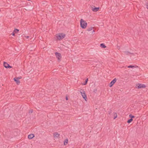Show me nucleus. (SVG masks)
<instances>
[{
	"instance_id": "obj_18",
	"label": "nucleus",
	"mask_w": 148,
	"mask_h": 148,
	"mask_svg": "<svg viewBox=\"0 0 148 148\" xmlns=\"http://www.w3.org/2000/svg\"><path fill=\"white\" fill-rule=\"evenodd\" d=\"M133 120L132 119L130 118L127 121V123H130L133 121Z\"/></svg>"
},
{
	"instance_id": "obj_3",
	"label": "nucleus",
	"mask_w": 148,
	"mask_h": 148,
	"mask_svg": "<svg viewBox=\"0 0 148 148\" xmlns=\"http://www.w3.org/2000/svg\"><path fill=\"white\" fill-rule=\"evenodd\" d=\"M146 87L145 84L139 83L136 84L135 86L136 88L138 89L145 88Z\"/></svg>"
},
{
	"instance_id": "obj_13",
	"label": "nucleus",
	"mask_w": 148,
	"mask_h": 148,
	"mask_svg": "<svg viewBox=\"0 0 148 148\" xmlns=\"http://www.w3.org/2000/svg\"><path fill=\"white\" fill-rule=\"evenodd\" d=\"M100 47L102 48H105L106 47L104 43L101 44H100Z\"/></svg>"
},
{
	"instance_id": "obj_19",
	"label": "nucleus",
	"mask_w": 148,
	"mask_h": 148,
	"mask_svg": "<svg viewBox=\"0 0 148 148\" xmlns=\"http://www.w3.org/2000/svg\"><path fill=\"white\" fill-rule=\"evenodd\" d=\"M108 112L109 114H111V113H112V110L111 109H110L108 111Z\"/></svg>"
},
{
	"instance_id": "obj_9",
	"label": "nucleus",
	"mask_w": 148,
	"mask_h": 148,
	"mask_svg": "<svg viewBox=\"0 0 148 148\" xmlns=\"http://www.w3.org/2000/svg\"><path fill=\"white\" fill-rule=\"evenodd\" d=\"M53 135L54 137L55 138H60V134H59L57 132L54 133Z\"/></svg>"
},
{
	"instance_id": "obj_16",
	"label": "nucleus",
	"mask_w": 148,
	"mask_h": 148,
	"mask_svg": "<svg viewBox=\"0 0 148 148\" xmlns=\"http://www.w3.org/2000/svg\"><path fill=\"white\" fill-rule=\"evenodd\" d=\"M68 140L67 139H65L64 141V145H66L68 143Z\"/></svg>"
},
{
	"instance_id": "obj_23",
	"label": "nucleus",
	"mask_w": 148,
	"mask_h": 148,
	"mask_svg": "<svg viewBox=\"0 0 148 148\" xmlns=\"http://www.w3.org/2000/svg\"><path fill=\"white\" fill-rule=\"evenodd\" d=\"M33 112V110L32 109L30 110L29 112V113H32Z\"/></svg>"
},
{
	"instance_id": "obj_15",
	"label": "nucleus",
	"mask_w": 148,
	"mask_h": 148,
	"mask_svg": "<svg viewBox=\"0 0 148 148\" xmlns=\"http://www.w3.org/2000/svg\"><path fill=\"white\" fill-rule=\"evenodd\" d=\"M94 27H88L87 29V30L88 31H90L92 30L93 29Z\"/></svg>"
},
{
	"instance_id": "obj_31",
	"label": "nucleus",
	"mask_w": 148,
	"mask_h": 148,
	"mask_svg": "<svg viewBox=\"0 0 148 148\" xmlns=\"http://www.w3.org/2000/svg\"><path fill=\"white\" fill-rule=\"evenodd\" d=\"M27 0L28 1H31V0Z\"/></svg>"
},
{
	"instance_id": "obj_25",
	"label": "nucleus",
	"mask_w": 148,
	"mask_h": 148,
	"mask_svg": "<svg viewBox=\"0 0 148 148\" xmlns=\"http://www.w3.org/2000/svg\"><path fill=\"white\" fill-rule=\"evenodd\" d=\"M15 33L14 32H13V33H12L11 34L13 36H15Z\"/></svg>"
},
{
	"instance_id": "obj_21",
	"label": "nucleus",
	"mask_w": 148,
	"mask_h": 148,
	"mask_svg": "<svg viewBox=\"0 0 148 148\" xmlns=\"http://www.w3.org/2000/svg\"><path fill=\"white\" fill-rule=\"evenodd\" d=\"M124 53H125V54L126 55H129L130 54H132L131 53L129 52L128 51H125L124 52Z\"/></svg>"
},
{
	"instance_id": "obj_10",
	"label": "nucleus",
	"mask_w": 148,
	"mask_h": 148,
	"mask_svg": "<svg viewBox=\"0 0 148 148\" xmlns=\"http://www.w3.org/2000/svg\"><path fill=\"white\" fill-rule=\"evenodd\" d=\"M14 81L16 82L17 84L19 85L20 84V82L19 80L16 77L14 78Z\"/></svg>"
},
{
	"instance_id": "obj_8",
	"label": "nucleus",
	"mask_w": 148,
	"mask_h": 148,
	"mask_svg": "<svg viewBox=\"0 0 148 148\" xmlns=\"http://www.w3.org/2000/svg\"><path fill=\"white\" fill-rule=\"evenodd\" d=\"M91 10L94 12H97L99 10V7H95L94 6H91Z\"/></svg>"
},
{
	"instance_id": "obj_17",
	"label": "nucleus",
	"mask_w": 148,
	"mask_h": 148,
	"mask_svg": "<svg viewBox=\"0 0 148 148\" xmlns=\"http://www.w3.org/2000/svg\"><path fill=\"white\" fill-rule=\"evenodd\" d=\"M19 31V30L17 29H15L14 30V32L15 33H18Z\"/></svg>"
},
{
	"instance_id": "obj_26",
	"label": "nucleus",
	"mask_w": 148,
	"mask_h": 148,
	"mask_svg": "<svg viewBox=\"0 0 148 148\" xmlns=\"http://www.w3.org/2000/svg\"><path fill=\"white\" fill-rule=\"evenodd\" d=\"M66 100H68L69 99L68 97L67 96H66Z\"/></svg>"
},
{
	"instance_id": "obj_4",
	"label": "nucleus",
	"mask_w": 148,
	"mask_h": 148,
	"mask_svg": "<svg viewBox=\"0 0 148 148\" xmlns=\"http://www.w3.org/2000/svg\"><path fill=\"white\" fill-rule=\"evenodd\" d=\"M56 57L58 59V62H60L61 60L62 56L60 53L56 52L55 53Z\"/></svg>"
},
{
	"instance_id": "obj_29",
	"label": "nucleus",
	"mask_w": 148,
	"mask_h": 148,
	"mask_svg": "<svg viewBox=\"0 0 148 148\" xmlns=\"http://www.w3.org/2000/svg\"><path fill=\"white\" fill-rule=\"evenodd\" d=\"M95 32V30H93L92 31V32Z\"/></svg>"
},
{
	"instance_id": "obj_24",
	"label": "nucleus",
	"mask_w": 148,
	"mask_h": 148,
	"mask_svg": "<svg viewBox=\"0 0 148 148\" xmlns=\"http://www.w3.org/2000/svg\"><path fill=\"white\" fill-rule=\"evenodd\" d=\"M97 89L96 88L94 89L93 90V92L96 93L97 91Z\"/></svg>"
},
{
	"instance_id": "obj_12",
	"label": "nucleus",
	"mask_w": 148,
	"mask_h": 148,
	"mask_svg": "<svg viewBox=\"0 0 148 148\" xmlns=\"http://www.w3.org/2000/svg\"><path fill=\"white\" fill-rule=\"evenodd\" d=\"M138 66L136 65H129L127 66L128 68H133L138 67Z\"/></svg>"
},
{
	"instance_id": "obj_14",
	"label": "nucleus",
	"mask_w": 148,
	"mask_h": 148,
	"mask_svg": "<svg viewBox=\"0 0 148 148\" xmlns=\"http://www.w3.org/2000/svg\"><path fill=\"white\" fill-rule=\"evenodd\" d=\"M88 78H87L85 80V81L82 84V85H86L87 84V83L88 82Z\"/></svg>"
},
{
	"instance_id": "obj_7",
	"label": "nucleus",
	"mask_w": 148,
	"mask_h": 148,
	"mask_svg": "<svg viewBox=\"0 0 148 148\" xmlns=\"http://www.w3.org/2000/svg\"><path fill=\"white\" fill-rule=\"evenodd\" d=\"M116 80L117 79L116 78H114L109 84V86L110 87H112L116 82Z\"/></svg>"
},
{
	"instance_id": "obj_22",
	"label": "nucleus",
	"mask_w": 148,
	"mask_h": 148,
	"mask_svg": "<svg viewBox=\"0 0 148 148\" xmlns=\"http://www.w3.org/2000/svg\"><path fill=\"white\" fill-rule=\"evenodd\" d=\"M113 114H114V119H115L117 117V114L116 113L114 112Z\"/></svg>"
},
{
	"instance_id": "obj_1",
	"label": "nucleus",
	"mask_w": 148,
	"mask_h": 148,
	"mask_svg": "<svg viewBox=\"0 0 148 148\" xmlns=\"http://www.w3.org/2000/svg\"><path fill=\"white\" fill-rule=\"evenodd\" d=\"M80 24L81 27L82 29L86 28L87 25V23L82 19H81L80 20Z\"/></svg>"
},
{
	"instance_id": "obj_30",
	"label": "nucleus",
	"mask_w": 148,
	"mask_h": 148,
	"mask_svg": "<svg viewBox=\"0 0 148 148\" xmlns=\"http://www.w3.org/2000/svg\"><path fill=\"white\" fill-rule=\"evenodd\" d=\"M26 38H29V36H27L26 37Z\"/></svg>"
},
{
	"instance_id": "obj_28",
	"label": "nucleus",
	"mask_w": 148,
	"mask_h": 148,
	"mask_svg": "<svg viewBox=\"0 0 148 148\" xmlns=\"http://www.w3.org/2000/svg\"><path fill=\"white\" fill-rule=\"evenodd\" d=\"M146 6H147V8L148 9V4H147L146 5Z\"/></svg>"
},
{
	"instance_id": "obj_2",
	"label": "nucleus",
	"mask_w": 148,
	"mask_h": 148,
	"mask_svg": "<svg viewBox=\"0 0 148 148\" xmlns=\"http://www.w3.org/2000/svg\"><path fill=\"white\" fill-rule=\"evenodd\" d=\"M66 36L65 34L63 33H60L57 34L56 36L57 39L59 40H61L65 38Z\"/></svg>"
},
{
	"instance_id": "obj_5",
	"label": "nucleus",
	"mask_w": 148,
	"mask_h": 148,
	"mask_svg": "<svg viewBox=\"0 0 148 148\" xmlns=\"http://www.w3.org/2000/svg\"><path fill=\"white\" fill-rule=\"evenodd\" d=\"M83 98L86 101L87 99L86 95L84 90H81L80 91Z\"/></svg>"
},
{
	"instance_id": "obj_11",
	"label": "nucleus",
	"mask_w": 148,
	"mask_h": 148,
	"mask_svg": "<svg viewBox=\"0 0 148 148\" xmlns=\"http://www.w3.org/2000/svg\"><path fill=\"white\" fill-rule=\"evenodd\" d=\"M34 137V135L33 134H31L28 135V137L29 139H31Z\"/></svg>"
},
{
	"instance_id": "obj_27",
	"label": "nucleus",
	"mask_w": 148,
	"mask_h": 148,
	"mask_svg": "<svg viewBox=\"0 0 148 148\" xmlns=\"http://www.w3.org/2000/svg\"><path fill=\"white\" fill-rule=\"evenodd\" d=\"M19 80L20 79H21L22 78V77H16Z\"/></svg>"
},
{
	"instance_id": "obj_6",
	"label": "nucleus",
	"mask_w": 148,
	"mask_h": 148,
	"mask_svg": "<svg viewBox=\"0 0 148 148\" xmlns=\"http://www.w3.org/2000/svg\"><path fill=\"white\" fill-rule=\"evenodd\" d=\"M3 66L5 68L7 69H10L12 68V67L9 65L8 63L4 62L3 63Z\"/></svg>"
},
{
	"instance_id": "obj_20",
	"label": "nucleus",
	"mask_w": 148,
	"mask_h": 148,
	"mask_svg": "<svg viewBox=\"0 0 148 148\" xmlns=\"http://www.w3.org/2000/svg\"><path fill=\"white\" fill-rule=\"evenodd\" d=\"M129 117L131 119H132L133 118H134L135 116L132 115L131 114H130L129 115Z\"/></svg>"
}]
</instances>
